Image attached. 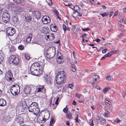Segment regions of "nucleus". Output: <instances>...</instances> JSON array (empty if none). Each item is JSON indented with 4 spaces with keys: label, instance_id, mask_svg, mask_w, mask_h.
I'll use <instances>...</instances> for the list:
<instances>
[{
    "label": "nucleus",
    "instance_id": "1",
    "mask_svg": "<svg viewBox=\"0 0 126 126\" xmlns=\"http://www.w3.org/2000/svg\"><path fill=\"white\" fill-rule=\"evenodd\" d=\"M28 109L29 111L33 112V114L35 116L37 115L40 112L38 104L35 102H32L29 106Z\"/></svg>",
    "mask_w": 126,
    "mask_h": 126
},
{
    "label": "nucleus",
    "instance_id": "2",
    "mask_svg": "<svg viewBox=\"0 0 126 126\" xmlns=\"http://www.w3.org/2000/svg\"><path fill=\"white\" fill-rule=\"evenodd\" d=\"M64 72L63 71L58 72L56 76V82L59 85H61L64 82L65 78Z\"/></svg>",
    "mask_w": 126,
    "mask_h": 126
},
{
    "label": "nucleus",
    "instance_id": "3",
    "mask_svg": "<svg viewBox=\"0 0 126 126\" xmlns=\"http://www.w3.org/2000/svg\"><path fill=\"white\" fill-rule=\"evenodd\" d=\"M55 48L54 47H51L47 49L46 53V56L47 58L50 59L55 55Z\"/></svg>",
    "mask_w": 126,
    "mask_h": 126
},
{
    "label": "nucleus",
    "instance_id": "4",
    "mask_svg": "<svg viewBox=\"0 0 126 126\" xmlns=\"http://www.w3.org/2000/svg\"><path fill=\"white\" fill-rule=\"evenodd\" d=\"M26 106V105L25 101H21L18 105V108L17 107V109H18L19 111L21 112L24 111Z\"/></svg>",
    "mask_w": 126,
    "mask_h": 126
},
{
    "label": "nucleus",
    "instance_id": "5",
    "mask_svg": "<svg viewBox=\"0 0 126 126\" xmlns=\"http://www.w3.org/2000/svg\"><path fill=\"white\" fill-rule=\"evenodd\" d=\"M5 78L8 81H13L14 79L13 77L12 74L11 70L8 71L5 75Z\"/></svg>",
    "mask_w": 126,
    "mask_h": 126
},
{
    "label": "nucleus",
    "instance_id": "6",
    "mask_svg": "<svg viewBox=\"0 0 126 126\" xmlns=\"http://www.w3.org/2000/svg\"><path fill=\"white\" fill-rule=\"evenodd\" d=\"M44 66H41V68L38 69V70H33L32 72H31L32 74L35 76L41 74L43 70Z\"/></svg>",
    "mask_w": 126,
    "mask_h": 126
},
{
    "label": "nucleus",
    "instance_id": "7",
    "mask_svg": "<svg viewBox=\"0 0 126 126\" xmlns=\"http://www.w3.org/2000/svg\"><path fill=\"white\" fill-rule=\"evenodd\" d=\"M42 66H43L40 65L38 63H35L32 65L30 69V71L32 72L33 70H38Z\"/></svg>",
    "mask_w": 126,
    "mask_h": 126
},
{
    "label": "nucleus",
    "instance_id": "8",
    "mask_svg": "<svg viewBox=\"0 0 126 126\" xmlns=\"http://www.w3.org/2000/svg\"><path fill=\"white\" fill-rule=\"evenodd\" d=\"M10 15L7 11L4 12L2 15V19L5 23L8 22L9 21Z\"/></svg>",
    "mask_w": 126,
    "mask_h": 126
},
{
    "label": "nucleus",
    "instance_id": "9",
    "mask_svg": "<svg viewBox=\"0 0 126 126\" xmlns=\"http://www.w3.org/2000/svg\"><path fill=\"white\" fill-rule=\"evenodd\" d=\"M7 33L9 36H11L16 32L15 30L13 28L11 27L7 28L6 29Z\"/></svg>",
    "mask_w": 126,
    "mask_h": 126
},
{
    "label": "nucleus",
    "instance_id": "10",
    "mask_svg": "<svg viewBox=\"0 0 126 126\" xmlns=\"http://www.w3.org/2000/svg\"><path fill=\"white\" fill-rule=\"evenodd\" d=\"M55 37L54 34L50 32L48 34V35H46L45 36L46 39L48 41H52Z\"/></svg>",
    "mask_w": 126,
    "mask_h": 126
},
{
    "label": "nucleus",
    "instance_id": "11",
    "mask_svg": "<svg viewBox=\"0 0 126 126\" xmlns=\"http://www.w3.org/2000/svg\"><path fill=\"white\" fill-rule=\"evenodd\" d=\"M42 20L43 23L45 24L49 23L51 21L50 17L46 16H44L42 17Z\"/></svg>",
    "mask_w": 126,
    "mask_h": 126
},
{
    "label": "nucleus",
    "instance_id": "12",
    "mask_svg": "<svg viewBox=\"0 0 126 126\" xmlns=\"http://www.w3.org/2000/svg\"><path fill=\"white\" fill-rule=\"evenodd\" d=\"M45 89L43 85L39 86H37L36 91L37 92L45 93Z\"/></svg>",
    "mask_w": 126,
    "mask_h": 126
},
{
    "label": "nucleus",
    "instance_id": "13",
    "mask_svg": "<svg viewBox=\"0 0 126 126\" xmlns=\"http://www.w3.org/2000/svg\"><path fill=\"white\" fill-rule=\"evenodd\" d=\"M33 15L34 17L36 18L37 19H39L41 17L40 13L38 11H34L33 13Z\"/></svg>",
    "mask_w": 126,
    "mask_h": 126
},
{
    "label": "nucleus",
    "instance_id": "14",
    "mask_svg": "<svg viewBox=\"0 0 126 126\" xmlns=\"http://www.w3.org/2000/svg\"><path fill=\"white\" fill-rule=\"evenodd\" d=\"M45 81L48 83H50L52 79L50 76L49 75H45L44 77Z\"/></svg>",
    "mask_w": 126,
    "mask_h": 126
},
{
    "label": "nucleus",
    "instance_id": "15",
    "mask_svg": "<svg viewBox=\"0 0 126 126\" xmlns=\"http://www.w3.org/2000/svg\"><path fill=\"white\" fill-rule=\"evenodd\" d=\"M64 60V59L63 57L60 56H58L57 57L56 59L57 63L59 64L62 63Z\"/></svg>",
    "mask_w": 126,
    "mask_h": 126
},
{
    "label": "nucleus",
    "instance_id": "16",
    "mask_svg": "<svg viewBox=\"0 0 126 126\" xmlns=\"http://www.w3.org/2000/svg\"><path fill=\"white\" fill-rule=\"evenodd\" d=\"M23 119L22 117L18 115L16 116V121L17 123L21 124L23 123Z\"/></svg>",
    "mask_w": 126,
    "mask_h": 126
},
{
    "label": "nucleus",
    "instance_id": "17",
    "mask_svg": "<svg viewBox=\"0 0 126 126\" xmlns=\"http://www.w3.org/2000/svg\"><path fill=\"white\" fill-rule=\"evenodd\" d=\"M31 89L28 86H26L24 89V92L26 94H29L31 93Z\"/></svg>",
    "mask_w": 126,
    "mask_h": 126
},
{
    "label": "nucleus",
    "instance_id": "18",
    "mask_svg": "<svg viewBox=\"0 0 126 126\" xmlns=\"http://www.w3.org/2000/svg\"><path fill=\"white\" fill-rule=\"evenodd\" d=\"M6 105V102L5 100L3 98L0 99V106L3 107Z\"/></svg>",
    "mask_w": 126,
    "mask_h": 126
},
{
    "label": "nucleus",
    "instance_id": "19",
    "mask_svg": "<svg viewBox=\"0 0 126 126\" xmlns=\"http://www.w3.org/2000/svg\"><path fill=\"white\" fill-rule=\"evenodd\" d=\"M46 115V114H45L44 115V118L42 116H40L38 117V119H39L40 120L42 121V123H44L48 119V118H45V117Z\"/></svg>",
    "mask_w": 126,
    "mask_h": 126
},
{
    "label": "nucleus",
    "instance_id": "20",
    "mask_svg": "<svg viewBox=\"0 0 126 126\" xmlns=\"http://www.w3.org/2000/svg\"><path fill=\"white\" fill-rule=\"evenodd\" d=\"M32 33H30L28 36L26 40L27 43H29L31 41L32 38Z\"/></svg>",
    "mask_w": 126,
    "mask_h": 126
},
{
    "label": "nucleus",
    "instance_id": "21",
    "mask_svg": "<svg viewBox=\"0 0 126 126\" xmlns=\"http://www.w3.org/2000/svg\"><path fill=\"white\" fill-rule=\"evenodd\" d=\"M50 29L53 32H56L57 31V29L56 26L53 25H51L50 26Z\"/></svg>",
    "mask_w": 126,
    "mask_h": 126
},
{
    "label": "nucleus",
    "instance_id": "22",
    "mask_svg": "<svg viewBox=\"0 0 126 126\" xmlns=\"http://www.w3.org/2000/svg\"><path fill=\"white\" fill-rule=\"evenodd\" d=\"M13 86L14 87V88H15V85H14ZM11 92L13 95H14L15 96L16 95V91L15 90V88L14 89L12 88L11 89Z\"/></svg>",
    "mask_w": 126,
    "mask_h": 126
},
{
    "label": "nucleus",
    "instance_id": "23",
    "mask_svg": "<svg viewBox=\"0 0 126 126\" xmlns=\"http://www.w3.org/2000/svg\"><path fill=\"white\" fill-rule=\"evenodd\" d=\"M11 61H12L14 64H16V56H15L12 55L11 56Z\"/></svg>",
    "mask_w": 126,
    "mask_h": 126
},
{
    "label": "nucleus",
    "instance_id": "24",
    "mask_svg": "<svg viewBox=\"0 0 126 126\" xmlns=\"http://www.w3.org/2000/svg\"><path fill=\"white\" fill-rule=\"evenodd\" d=\"M25 18L26 21L27 22H30L31 21L32 18L29 15H27L25 16Z\"/></svg>",
    "mask_w": 126,
    "mask_h": 126
},
{
    "label": "nucleus",
    "instance_id": "25",
    "mask_svg": "<svg viewBox=\"0 0 126 126\" xmlns=\"http://www.w3.org/2000/svg\"><path fill=\"white\" fill-rule=\"evenodd\" d=\"M55 122L54 118L53 117L51 118L49 126H52L55 123Z\"/></svg>",
    "mask_w": 126,
    "mask_h": 126
},
{
    "label": "nucleus",
    "instance_id": "26",
    "mask_svg": "<svg viewBox=\"0 0 126 126\" xmlns=\"http://www.w3.org/2000/svg\"><path fill=\"white\" fill-rule=\"evenodd\" d=\"M20 87L18 85L16 84V89H17V92L16 91V95L18 94L20 91Z\"/></svg>",
    "mask_w": 126,
    "mask_h": 126
},
{
    "label": "nucleus",
    "instance_id": "27",
    "mask_svg": "<svg viewBox=\"0 0 126 126\" xmlns=\"http://www.w3.org/2000/svg\"><path fill=\"white\" fill-rule=\"evenodd\" d=\"M113 54V51H111L108 53V54L105 55V56L106 57H108L111 56Z\"/></svg>",
    "mask_w": 126,
    "mask_h": 126
},
{
    "label": "nucleus",
    "instance_id": "28",
    "mask_svg": "<svg viewBox=\"0 0 126 126\" xmlns=\"http://www.w3.org/2000/svg\"><path fill=\"white\" fill-rule=\"evenodd\" d=\"M76 122V123L79 122V121L78 120V114H75V119Z\"/></svg>",
    "mask_w": 126,
    "mask_h": 126
},
{
    "label": "nucleus",
    "instance_id": "29",
    "mask_svg": "<svg viewBox=\"0 0 126 126\" xmlns=\"http://www.w3.org/2000/svg\"><path fill=\"white\" fill-rule=\"evenodd\" d=\"M110 89V88L109 87H106L103 89V91L104 94H105Z\"/></svg>",
    "mask_w": 126,
    "mask_h": 126
},
{
    "label": "nucleus",
    "instance_id": "30",
    "mask_svg": "<svg viewBox=\"0 0 126 126\" xmlns=\"http://www.w3.org/2000/svg\"><path fill=\"white\" fill-rule=\"evenodd\" d=\"M106 79L107 80L109 81L112 80L113 79V78L111 76H109L106 77Z\"/></svg>",
    "mask_w": 126,
    "mask_h": 126
},
{
    "label": "nucleus",
    "instance_id": "31",
    "mask_svg": "<svg viewBox=\"0 0 126 126\" xmlns=\"http://www.w3.org/2000/svg\"><path fill=\"white\" fill-rule=\"evenodd\" d=\"M71 116V113H67L66 114V117L67 118L70 119Z\"/></svg>",
    "mask_w": 126,
    "mask_h": 126
},
{
    "label": "nucleus",
    "instance_id": "32",
    "mask_svg": "<svg viewBox=\"0 0 126 126\" xmlns=\"http://www.w3.org/2000/svg\"><path fill=\"white\" fill-rule=\"evenodd\" d=\"M71 70L73 72H75L76 70V68L74 66L73 64H71Z\"/></svg>",
    "mask_w": 126,
    "mask_h": 126
},
{
    "label": "nucleus",
    "instance_id": "33",
    "mask_svg": "<svg viewBox=\"0 0 126 126\" xmlns=\"http://www.w3.org/2000/svg\"><path fill=\"white\" fill-rule=\"evenodd\" d=\"M20 57H16V64H18L19 63H20Z\"/></svg>",
    "mask_w": 126,
    "mask_h": 126
},
{
    "label": "nucleus",
    "instance_id": "34",
    "mask_svg": "<svg viewBox=\"0 0 126 126\" xmlns=\"http://www.w3.org/2000/svg\"><path fill=\"white\" fill-rule=\"evenodd\" d=\"M103 113L105 116H107L108 115L109 113L108 111H105Z\"/></svg>",
    "mask_w": 126,
    "mask_h": 126
},
{
    "label": "nucleus",
    "instance_id": "35",
    "mask_svg": "<svg viewBox=\"0 0 126 126\" xmlns=\"http://www.w3.org/2000/svg\"><path fill=\"white\" fill-rule=\"evenodd\" d=\"M74 14H76L79 16H81L82 15L81 13H79L78 12L76 11H75V13H73V15H74Z\"/></svg>",
    "mask_w": 126,
    "mask_h": 126
},
{
    "label": "nucleus",
    "instance_id": "36",
    "mask_svg": "<svg viewBox=\"0 0 126 126\" xmlns=\"http://www.w3.org/2000/svg\"><path fill=\"white\" fill-rule=\"evenodd\" d=\"M99 14L101 15L103 17L105 16H107V15L105 12L103 13L100 14Z\"/></svg>",
    "mask_w": 126,
    "mask_h": 126
},
{
    "label": "nucleus",
    "instance_id": "37",
    "mask_svg": "<svg viewBox=\"0 0 126 126\" xmlns=\"http://www.w3.org/2000/svg\"><path fill=\"white\" fill-rule=\"evenodd\" d=\"M17 11L18 12H20L22 11L23 9L21 7H17Z\"/></svg>",
    "mask_w": 126,
    "mask_h": 126
},
{
    "label": "nucleus",
    "instance_id": "38",
    "mask_svg": "<svg viewBox=\"0 0 126 126\" xmlns=\"http://www.w3.org/2000/svg\"><path fill=\"white\" fill-rule=\"evenodd\" d=\"M106 121L105 119H102L101 121V123L102 124H106Z\"/></svg>",
    "mask_w": 126,
    "mask_h": 126
},
{
    "label": "nucleus",
    "instance_id": "39",
    "mask_svg": "<svg viewBox=\"0 0 126 126\" xmlns=\"http://www.w3.org/2000/svg\"><path fill=\"white\" fill-rule=\"evenodd\" d=\"M105 103L106 104L107 106L111 104V103L109 101L106 100L105 101Z\"/></svg>",
    "mask_w": 126,
    "mask_h": 126
},
{
    "label": "nucleus",
    "instance_id": "40",
    "mask_svg": "<svg viewBox=\"0 0 126 126\" xmlns=\"http://www.w3.org/2000/svg\"><path fill=\"white\" fill-rule=\"evenodd\" d=\"M63 29L64 32L66 31V27L65 25L64 24H63Z\"/></svg>",
    "mask_w": 126,
    "mask_h": 126
},
{
    "label": "nucleus",
    "instance_id": "41",
    "mask_svg": "<svg viewBox=\"0 0 126 126\" xmlns=\"http://www.w3.org/2000/svg\"><path fill=\"white\" fill-rule=\"evenodd\" d=\"M68 108L67 107L63 109V111L64 113H66L67 112Z\"/></svg>",
    "mask_w": 126,
    "mask_h": 126
},
{
    "label": "nucleus",
    "instance_id": "42",
    "mask_svg": "<svg viewBox=\"0 0 126 126\" xmlns=\"http://www.w3.org/2000/svg\"><path fill=\"white\" fill-rule=\"evenodd\" d=\"M91 122L89 123V124L90 126H93L94 125L93 123V120H91Z\"/></svg>",
    "mask_w": 126,
    "mask_h": 126
},
{
    "label": "nucleus",
    "instance_id": "43",
    "mask_svg": "<svg viewBox=\"0 0 126 126\" xmlns=\"http://www.w3.org/2000/svg\"><path fill=\"white\" fill-rule=\"evenodd\" d=\"M24 47L22 45H20L18 47V48L19 49L22 50L24 48Z\"/></svg>",
    "mask_w": 126,
    "mask_h": 126
},
{
    "label": "nucleus",
    "instance_id": "44",
    "mask_svg": "<svg viewBox=\"0 0 126 126\" xmlns=\"http://www.w3.org/2000/svg\"><path fill=\"white\" fill-rule=\"evenodd\" d=\"M93 78H96V79H97L98 80H99V77L98 75H95L94 76Z\"/></svg>",
    "mask_w": 126,
    "mask_h": 126
},
{
    "label": "nucleus",
    "instance_id": "45",
    "mask_svg": "<svg viewBox=\"0 0 126 126\" xmlns=\"http://www.w3.org/2000/svg\"><path fill=\"white\" fill-rule=\"evenodd\" d=\"M25 59L27 60H29L30 59V57L28 55L26 54L25 55Z\"/></svg>",
    "mask_w": 126,
    "mask_h": 126
},
{
    "label": "nucleus",
    "instance_id": "46",
    "mask_svg": "<svg viewBox=\"0 0 126 126\" xmlns=\"http://www.w3.org/2000/svg\"><path fill=\"white\" fill-rule=\"evenodd\" d=\"M114 121L117 123H119L121 121L118 118H117Z\"/></svg>",
    "mask_w": 126,
    "mask_h": 126
},
{
    "label": "nucleus",
    "instance_id": "47",
    "mask_svg": "<svg viewBox=\"0 0 126 126\" xmlns=\"http://www.w3.org/2000/svg\"><path fill=\"white\" fill-rule=\"evenodd\" d=\"M3 58L2 56L0 55V63L3 61Z\"/></svg>",
    "mask_w": 126,
    "mask_h": 126
},
{
    "label": "nucleus",
    "instance_id": "48",
    "mask_svg": "<svg viewBox=\"0 0 126 126\" xmlns=\"http://www.w3.org/2000/svg\"><path fill=\"white\" fill-rule=\"evenodd\" d=\"M68 87L71 88V89H72L73 88V85L72 84H70L68 85Z\"/></svg>",
    "mask_w": 126,
    "mask_h": 126
},
{
    "label": "nucleus",
    "instance_id": "49",
    "mask_svg": "<svg viewBox=\"0 0 126 126\" xmlns=\"http://www.w3.org/2000/svg\"><path fill=\"white\" fill-rule=\"evenodd\" d=\"M92 84L93 86V87L95 88H97V85L96 84H95L94 82H93L92 83Z\"/></svg>",
    "mask_w": 126,
    "mask_h": 126
},
{
    "label": "nucleus",
    "instance_id": "50",
    "mask_svg": "<svg viewBox=\"0 0 126 126\" xmlns=\"http://www.w3.org/2000/svg\"><path fill=\"white\" fill-rule=\"evenodd\" d=\"M126 19L125 18H123V19L121 21L124 23H125Z\"/></svg>",
    "mask_w": 126,
    "mask_h": 126
},
{
    "label": "nucleus",
    "instance_id": "51",
    "mask_svg": "<svg viewBox=\"0 0 126 126\" xmlns=\"http://www.w3.org/2000/svg\"><path fill=\"white\" fill-rule=\"evenodd\" d=\"M81 96V94H77L76 95V96L79 99Z\"/></svg>",
    "mask_w": 126,
    "mask_h": 126
},
{
    "label": "nucleus",
    "instance_id": "52",
    "mask_svg": "<svg viewBox=\"0 0 126 126\" xmlns=\"http://www.w3.org/2000/svg\"><path fill=\"white\" fill-rule=\"evenodd\" d=\"M22 0H16V3H20L22 1Z\"/></svg>",
    "mask_w": 126,
    "mask_h": 126
},
{
    "label": "nucleus",
    "instance_id": "53",
    "mask_svg": "<svg viewBox=\"0 0 126 126\" xmlns=\"http://www.w3.org/2000/svg\"><path fill=\"white\" fill-rule=\"evenodd\" d=\"M57 106V105H55L54 104H53L52 105V107L53 108V109H55L56 107Z\"/></svg>",
    "mask_w": 126,
    "mask_h": 126
},
{
    "label": "nucleus",
    "instance_id": "54",
    "mask_svg": "<svg viewBox=\"0 0 126 126\" xmlns=\"http://www.w3.org/2000/svg\"><path fill=\"white\" fill-rule=\"evenodd\" d=\"M122 23H123L122 21H121V20L120 21H119V25L120 26H123V25H122Z\"/></svg>",
    "mask_w": 126,
    "mask_h": 126
},
{
    "label": "nucleus",
    "instance_id": "55",
    "mask_svg": "<svg viewBox=\"0 0 126 126\" xmlns=\"http://www.w3.org/2000/svg\"><path fill=\"white\" fill-rule=\"evenodd\" d=\"M67 61L68 62H70V63H71V62H72V60L71 59H70L68 58H67Z\"/></svg>",
    "mask_w": 126,
    "mask_h": 126
},
{
    "label": "nucleus",
    "instance_id": "56",
    "mask_svg": "<svg viewBox=\"0 0 126 126\" xmlns=\"http://www.w3.org/2000/svg\"><path fill=\"white\" fill-rule=\"evenodd\" d=\"M89 30V29L88 28L82 29V30L83 31H88Z\"/></svg>",
    "mask_w": 126,
    "mask_h": 126
},
{
    "label": "nucleus",
    "instance_id": "57",
    "mask_svg": "<svg viewBox=\"0 0 126 126\" xmlns=\"http://www.w3.org/2000/svg\"><path fill=\"white\" fill-rule=\"evenodd\" d=\"M95 41L97 43H99L100 42V40L98 38H97L96 39Z\"/></svg>",
    "mask_w": 126,
    "mask_h": 126
},
{
    "label": "nucleus",
    "instance_id": "58",
    "mask_svg": "<svg viewBox=\"0 0 126 126\" xmlns=\"http://www.w3.org/2000/svg\"><path fill=\"white\" fill-rule=\"evenodd\" d=\"M100 117L98 115H97L96 116V119L97 120H99L100 119Z\"/></svg>",
    "mask_w": 126,
    "mask_h": 126
},
{
    "label": "nucleus",
    "instance_id": "59",
    "mask_svg": "<svg viewBox=\"0 0 126 126\" xmlns=\"http://www.w3.org/2000/svg\"><path fill=\"white\" fill-rule=\"evenodd\" d=\"M29 11L30 12L32 13V14L33 15V13L34 12H33V11L32 10V9H31L29 10Z\"/></svg>",
    "mask_w": 126,
    "mask_h": 126
},
{
    "label": "nucleus",
    "instance_id": "60",
    "mask_svg": "<svg viewBox=\"0 0 126 126\" xmlns=\"http://www.w3.org/2000/svg\"><path fill=\"white\" fill-rule=\"evenodd\" d=\"M77 103V102L75 101H74L72 103L73 105H75Z\"/></svg>",
    "mask_w": 126,
    "mask_h": 126
},
{
    "label": "nucleus",
    "instance_id": "61",
    "mask_svg": "<svg viewBox=\"0 0 126 126\" xmlns=\"http://www.w3.org/2000/svg\"><path fill=\"white\" fill-rule=\"evenodd\" d=\"M106 49H104V50H103L102 51V52L103 53H105L106 52Z\"/></svg>",
    "mask_w": 126,
    "mask_h": 126
},
{
    "label": "nucleus",
    "instance_id": "62",
    "mask_svg": "<svg viewBox=\"0 0 126 126\" xmlns=\"http://www.w3.org/2000/svg\"><path fill=\"white\" fill-rule=\"evenodd\" d=\"M113 12H111L110 13V15L109 16L110 17L113 14Z\"/></svg>",
    "mask_w": 126,
    "mask_h": 126
},
{
    "label": "nucleus",
    "instance_id": "63",
    "mask_svg": "<svg viewBox=\"0 0 126 126\" xmlns=\"http://www.w3.org/2000/svg\"><path fill=\"white\" fill-rule=\"evenodd\" d=\"M102 7L104 9H106V7L104 5H102Z\"/></svg>",
    "mask_w": 126,
    "mask_h": 126
},
{
    "label": "nucleus",
    "instance_id": "64",
    "mask_svg": "<svg viewBox=\"0 0 126 126\" xmlns=\"http://www.w3.org/2000/svg\"><path fill=\"white\" fill-rule=\"evenodd\" d=\"M123 11L124 13H125L126 12V8H125L123 9Z\"/></svg>",
    "mask_w": 126,
    "mask_h": 126
}]
</instances>
